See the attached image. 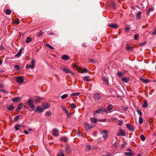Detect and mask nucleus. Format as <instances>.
<instances>
[{
  "mask_svg": "<svg viewBox=\"0 0 156 156\" xmlns=\"http://www.w3.org/2000/svg\"><path fill=\"white\" fill-rule=\"evenodd\" d=\"M136 36H137V34H136L134 35V38L135 39V40H137V38L136 37Z\"/></svg>",
  "mask_w": 156,
  "mask_h": 156,
  "instance_id": "338daca9",
  "label": "nucleus"
},
{
  "mask_svg": "<svg viewBox=\"0 0 156 156\" xmlns=\"http://www.w3.org/2000/svg\"><path fill=\"white\" fill-rule=\"evenodd\" d=\"M94 98L95 99H99L100 98L101 96L100 94L98 93H96L94 94Z\"/></svg>",
  "mask_w": 156,
  "mask_h": 156,
  "instance_id": "2eb2a0df",
  "label": "nucleus"
},
{
  "mask_svg": "<svg viewBox=\"0 0 156 156\" xmlns=\"http://www.w3.org/2000/svg\"><path fill=\"white\" fill-rule=\"evenodd\" d=\"M24 132L25 134H28L29 133V132L27 130H24Z\"/></svg>",
  "mask_w": 156,
  "mask_h": 156,
  "instance_id": "bf43d9fd",
  "label": "nucleus"
},
{
  "mask_svg": "<svg viewBox=\"0 0 156 156\" xmlns=\"http://www.w3.org/2000/svg\"><path fill=\"white\" fill-rule=\"evenodd\" d=\"M85 125L86 129L87 130H89L93 127L92 125H90L87 122L85 123Z\"/></svg>",
  "mask_w": 156,
  "mask_h": 156,
  "instance_id": "6e6552de",
  "label": "nucleus"
},
{
  "mask_svg": "<svg viewBox=\"0 0 156 156\" xmlns=\"http://www.w3.org/2000/svg\"><path fill=\"white\" fill-rule=\"evenodd\" d=\"M137 113L139 115H140V116L142 115V112H141L140 111L138 110H137Z\"/></svg>",
  "mask_w": 156,
  "mask_h": 156,
  "instance_id": "4d7b16f0",
  "label": "nucleus"
},
{
  "mask_svg": "<svg viewBox=\"0 0 156 156\" xmlns=\"http://www.w3.org/2000/svg\"><path fill=\"white\" fill-rule=\"evenodd\" d=\"M26 67L28 69H30V68L33 69L34 68V66L33 65H31L30 64H27L26 66Z\"/></svg>",
  "mask_w": 156,
  "mask_h": 156,
  "instance_id": "c756f323",
  "label": "nucleus"
},
{
  "mask_svg": "<svg viewBox=\"0 0 156 156\" xmlns=\"http://www.w3.org/2000/svg\"><path fill=\"white\" fill-rule=\"evenodd\" d=\"M71 107L72 108H74L76 107V105L72 103L71 104Z\"/></svg>",
  "mask_w": 156,
  "mask_h": 156,
  "instance_id": "3c124183",
  "label": "nucleus"
},
{
  "mask_svg": "<svg viewBox=\"0 0 156 156\" xmlns=\"http://www.w3.org/2000/svg\"><path fill=\"white\" fill-rule=\"evenodd\" d=\"M45 115L49 116H51V113L50 112L48 111L46 112Z\"/></svg>",
  "mask_w": 156,
  "mask_h": 156,
  "instance_id": "a18cd8bd",
  "label": "nucleus"
},
{
  "mask_svg": "<svg viewBox=\"0 0 156 156\" xmlns=\"http://www.w3.org/2000/svg\"><path fill=\"white\" fill-rule=\"evenodd\" d=\"M101 110L100 109H98L97 110V111H95V112H94V114H98V113H100L101 112Z\"/></svg>",
  "mask_w": 156,
  "mask_h": 156,
  "instance_id": "8fccbe9b",
  "label": "nucleus"
},
{
  "mask_svg": "<svg viewBox=\"0 0 156 156\" xmlns=\"http://www.w3.org/2000/svg\"><path fill=\"white\" fill-rule=\"evenodd\" d=\"M113 108V106L111 104L108 105L107 108V110H105L104 112L106 113H109L111 112L112 111L111 110Z\"/></svg>",
  "mask_w": 156,
  "mask_h": 156,
  "instance_id": "7ed1b4c3",
  "label": "nucleus"
},
{
  "mask_svg": "<svg viewBox=\"0 0 156 156\" xmlns=\"http://www.w3.org/2000/svg\"><path fill=\"white\" fill-rule=\"evenodd\" d=\"M117 75H118V76L121 77L122 76L123 73L121 72L118 71Z\"/></svg>",
  "mask_w": 156,
  "mask_h": 156,
  "instance_id": "58836bf2",
  "label": "nucleus"
},
{
  "mask_svg": "<svg viewBox=\"0 0 156 156\" xmlns=\"http://www.w3.org/2000/svg\"><path fill=\"white\" fill-rule=\"evenodd\" d=\"M14 67L18 70H19L20 69L19 66L18 65L15 66Z\"/></svg>",
  "mask_w": 156,
  "mask_h": 156,
  "instance_id": "6e6d98bb",
  "label": "nucleus"
},
{
  "mask_svg": "<svg viewBox=\"0 0 156 156\" xmlns=\"http://www.w3.org/2000/svg\"><path fill=\"white\" fill-rule=\"evenodd\" d=\"M125 134V131L121 129H120L119 131L117 132L116 135L117 136H124Z\"/></svg>",
  "mask_w": 156,
  "mask_h": 156,
  "instance_id": "f03ea898",
  "label": "nucleus"
},
{
  "mask_svg": "<svg viewBox=\"0 0 156 156\" xmlns=\"http://www.w3.org/2000/svg\"><path fill=\"white\" fill-rule=\"evenodd\" d=\"M108 131L106 130H101V133L103 134H104L106 133H108Z\"/></svg>",
  "mask_w": 156,
  "mask_h": 156,
  "instance_id": "c03bdc74",
  "label": "nucleus"
},
{
  "mask_svg": "<svg viewBox=\"0 0 156 156\" xmlns=\"http://www.w3.org/2000/svg\"><path fill=\"white\" fill-rule=\"evenodd\" d=\"M31 41V39L30 37H27L26 40V42L27 43H28L30 42Z\"/></svg>",
  "mask_w": 156,
  "mask_h": 156,
  "instance_id": "c85d7f7f",
  "label": "nucleus"
},
{
  "mask_svg": "<svg viewBox=\"0 0 156 156\" xmlns=\"http://www.w3.org/2000/svg\"><path fill=\"white\" fill-rule=\"evenodd\" d=\"M11 12V11L9 9H7L6 11V14L7 15H10Z\"/></svg>",
  "mask_w": 156,
  "mask_h": 156,
  "instance_id": "4c0bfd02",
  "label": "nucleus"
},
{
  "mask_svg": "<svg viewBox=\"0 0 156 156\" xmlns=\"http://www.w3.org/2000/svg\"><path fill=\"white\" fill-rule=\"evenodd\" d=\"M111 119L113 121H114L116 119V118L115 117H112V118H111Z\"/></svg>",
  "mask_w": 156,
  "mask_h": 156,
  "instance_id": "0e129e2a",
  "label": "nucleus"
},
{
  "mask_svg": "<svg viewBox=\"0 0 156 156\" xmlns=\"http://www.w3.org/2000/svg\"><path fill=\"white\" fill-rule=\"evenodd\" d=\"M122 81H124L125 83H127L128 81V79L126 77H122L121 78Z\"/></svg>",
  "mask_w": 156,
  "mask_h": 156,
  "instance_id": "f704fd0d",
  "label": "nucleus"
},
{
  "mask_svg": "<svg viewBox=\"0 0 156 156\" xmlns=\"http://www.w3.org/2000/svg\"><path fill=\"white\" fill-rule=\"evenodd\" d=\"M42 106L44 110L45 109L48 108L50 107V105L48 103H45L42 105Z\"/></svg>",
  "mask_w": 156,
  "mask_h": 156,
  "instance_id": "f8f14e48",
  "label": "nucleus"
},
{
  "mask_svg": "<svg viewBox=\"0 0 156 156\" xmlns=\"http://www.w3.org/2000/svg\"><path fill=\"white\" fill-rule=\"evenodd\" d=\"M23 51V49L22 48H20L19 50L18 53L15 55V56L16 57H20L21 55V54L22 52Z\"/></svg>",
  "mask_w": 156,
  "mask_h": 156,
  "instance_id": "f3484780",
  "label": "nucleus"
},
{
  "mask_svg": "<svg viewBox=\"0 0 156 156\" xmlns=\"http://www.w3.org/2000/svg\"><path fill=\"white\" fill-rule=\"evenodd\" d=\"M141 12L140 11L138 12L136 15V19L137 20H140L141 18Z\"/></svg>",
  "mask_w": 156,
  "mask_h": 156,
  "instance_id": "aec40b11",
  "label": "nucleus"
},
{
  "mask_svg": "<svg viewBox=\"0 0 156 156\" xmlns=\"http://www.w3.org/2000/svg\"><path fill=\"white\" fill-rule=\"evenodd\" d=\"M126 126L127 129L131 131H133L134 130V128L133 126H131L129 123H127L126 125Z\"/></svg>",
  "mask_w": 156,
  "mask_h": 156,
  "instance_id": "9b49d317",
  "label": "nucleus"
},
{
  "mask_svg": "<svg viewBox=\"0 0 156 156\" xmlns=\"http://www.w3.org/2000/svg\"><path fill=\"white\" fill-rule=\"evenodd\" d=\"M7 108L10 111H12L14 108L13 106L12 105L7 106Z\"/></svg>",
  "mask_w": 156,
  "mask_h": 156,
  "instance_id": "4be33fe9",
  "label": "nucleus"
},
{
  "mask_svg": "<svg viewBox=\"0 0 156 156\" xmlns=\"http://www.w3.org/2000/svg\"><path fill=\"white\" fill-rule=\"evenodd\" d=\"M37 34L38 36H39L43 34V32L42 31H40L38 33H37Z\"/></svg>",
  "mask_w": 156,
  "mask_h": 156,
  "instance_id": "37998d69",
  "label": "nucleus"
},
{
  "mask_svg": "<svg viewBox=\"0 0 156 156\" xmlns=\"http://www.w3.org/2000/svg\"><path fill=\"white\" fill-rule=\"evenodd\" d=\"M143 122V119L140 116L139 117V123L140 124H141Z\"/></svg>",
  "mask_w": 156,
  "mask_h": 156,
  "instance_id": "e433bc0d",
  "label": "nucleus"
},
{
  "mask_svg": "<svg viewBox=\"0 0 156 156\" xmlns=\"http://www.w3.org/2000/svg\"><path fill=\"white\" fill-rule=\"evenodd\" d=\"M108 26L110 27L111 28H117L118 27V25L117 24L115 23H111L109 24Z\"/></svg>",
  "mask_w": 156,
  "mask_h": 156,
  "instance_id": "9d476101",
  "label": "nucleus"
},
{
  "mask_svg": "<svg viewBox=\"0 0 156 156\" xmlns=\"http://www.w3.org/2000/svg\"><path fill=\"white\" fill-rule=\"evenodd\" d=\"M61 70L64 72L66 73H71L72 72L69 70L66 67H64L61 68Z\"/></svg>",
  "mask_w": 156,
  "mask_h": 156,
  "instance_id": "1a4fd4ad",
  "label": "nucleus"
},
{
  "mask_svg": "<svg viewBox=\"0 0 156 156\" xmlns=\"http://www.w3.org/2000/svg\"><path fill=\"white\" fill-rule=\"evenodd\" d=\"M46 45L47 46L49 47V48H51V49H54V48L52 46H51L49 44H46Z\"/></svg>",
  "mask_w": 156,
  "mask_h": 156,
  "instance_id": "49530a36",
  "label": "nucleus"
},
{
  "mask_svg": "<svg viewBox=\"0 0 156 156\" xmlns=\"http://www.w3.org/2000/svg\"><path fill=\"white\" fill-rule=\"evenodd\" d=\"M62 109L64 112H65L66 114H68V111L66 109V108L64 106H63L62 107Z\"/></svg>",
  "mask_w": 156,
  "mask_h": 156,
  "instance_id": "7c9ffc66",
  "label": "nucleus"
},
{
  "mask_svg": "<svg viewBox=\"0 0 156 156\" xmlns=\"http://www.w3.org/2000/svg\"><path fill=\"white\" fill-rule=\"evenodd\" d=\"M144 104L142 105V107L143 108H146L148 105L147 101L146 100H144Z\"/></svg>",
  "mask_w": 156,
  "mask_h": 156,
  "instance_id": "a211bd4d",
  "label": "nucleus"
},
{
  "mask_svg": "<svg viewBox=\"0 0 156 156\" xmlns=\"http://www.w3.org/2000/svg\"><path fill=\"white\" fill-rule=\"evenodd\" d=\"M78 71L80 73H87L88 72V70L86 69H82V68L80 67L78 69Z\"/></svg>",
  "mask_w": 156,
  "mask_h": 156,
  "instance_id": "39448f33",
  "label": "nucleus"
},
{
  "mask_svg": "<svg viewBox=\"0 0 156 156\" xmlns=\"http://www.w3.org/2000/svg\"><path fill=\"white\" fill-rule=\"evenodd\" d=\"M59 134L58 130L56 129H54L53 130L52 134L54 136L57 137Z\"/></svg>",
  "mask_w": 156,
  "mask_h": 156,
  "instance_id": "20e7f679",
  "label": "nucleus"
},
{
  "mask_svg": "<svg viewBox=\"0 0 156 156\" xmlns=\"http://www.w3.org/2000/svg\"><path fill=\"white\" fill-rule=\"evenodd\" d=\"M124 154L125 155L127 156H132V151L125 152Z\"/></svg>",
  "mask_w": 156,
  "mask_h": 156,
  "instance_id": "bb28decb",
  "label": "nucleus"
},
{
  "mask_svg": "<svg viewBox=\"0 0 156 156\" xmlns=\"http://www.w3.org/2000/svg\"><path fill=\"white\" fill-rule=\"evenodd\" d=\"M28 103L29 105H30V107L32 108H34V105L33 101L30 99H28Z\"/></svg>",
  "mask_w": 156,
  "mask_h": 156,
  "instance_id": "423d86ee",
  "label": "nucleus"
},
{
  "mask_svg": "<svg viewBox=\"0 0 156 156\" xmlns=\"http://www.w3.org/2000/svg\"><path fill=\"white\" fill-rule=\"evenodd\" d=\"M80 94V93H72L70 94V97L72 96H78Z\"/></svg>",
  "mask_w": 156,
  "mask_h": 156,
  "instance_id": "2f4dec72",
  "label": "nucleus"
},
{
  "mask_svg": "<svg viewBox=\"0 0 156 156\" xmlns=\"http://www.w3.org/2000/svg\"><path fill=\"white\" fill-rule=\"evenodd\" d=\"M86 147H87L89 150H90L91 147L90 145H88L87 146H86Z\"/></svg>",
  "mask_w": 156,
  "mask_h": 156,
  "instance_id": "69168bd1",
  "label": "nucleus"
},
{
  "mask_svg": "<svg viewBox=\"0 0 156 156\" xmlns=\"http://www.w3.org/2000/svg\"><path fill=\"white\" fill-rule=\"evenodd\" d=\"M90 121L92 122L96 123L97 122V119H94L92 117L90 118Z\"/></svg>",
  "mask_w": 156,
  "mask_h": 156,
  "instance_id": "cd10ccee",
  "label": "nucleus"
},
{
  "mask_svg": "<svg viewBox=\"0 0 156 156\" xmlns=\"http://www.w3.org/2000/svg\"><path fill=\"white\" fill-rule=\"evenodd\" d=\"M22 105L21 103L20 104L18 105L17 108L16 109L17 111H19L20 110L22 107Z\"/></svg>",
  "mask_w": 156,
  "mask_h": 156,
  "instance_id": "a878e982",
  "label": "nucleus"
},
{
  "mask_svg": "<svg viewBox=\"0 0 156 156\" xmlns=\"http://www.w3.org/2000/svg\"><path fill=\"white\" fill-rule=\"evenodd\" d=\"M130 28L129 27H126L125 28V30L126 31L129 32V30Z\"/></svg>",
  "mask_w": 156,
  "mask_h": 156,
  "instance_id": "603ef678",
  "label": "nucleus"
},
{
  "mask_svg": "<svg viewBox=\"0 0 156 156\" xmlns=\"http://www.w3.org/2000/svg\"><path fill=\"white\" fill-rule=\"evenodd\" d=\"M126 143H125L123 144H122V146H121V148L122 149H123V148H124L126 146Z\"/></svg>",
  "mask_w": 156,
  "mask_h": 156,
  "instance_id": "5fc2aeb1",
  "label": "nucleus"
},
{
  "mask_svg": "<svg viewBox=\"0 0 156 156\" xmlns=\"http://www.w3.org/2000/svg\"><path fill=\"white\" fill-rule=\"evenodd\" d=\"M89 61V62H90L93 63L94 62V60L92 59H90Z\"/></svg>",
  "mask_w": 156,
  "mask_h": 156,
  "instance_id": "052dcab7",
  "label": "nucleus"
},
{
  "mask_svg": "<svg viewBox=\"0 0 156 156\" xmlns=\"http://www.w3.org/2000/svg\"><path fill=\"white\" fill-rule=\"evenodd\" d=\"M152 34L156 35V29L152 33Z\"/></svg>",
  "mask_w": 156,
  "mask_h": 156,
  "instance_id": "680f3d73",
  "label": "nucleus"
},
{
  "mask_svg": "<svg viewBox=\"0 0 156 156\" xmlns=\"http://www.w3.org/2000/svg\"><path fill=\"white\" fill-rule=\"evenodd\" d=\"M16 24H18L19 23L20 21L18 19H16V20L14 22Z\"/></svg>",
  "mask_w": 156,
  "mask_h": 156,
  "instance_id": "09e8293b",
  "label": "nucleus"
},
{
  "mask_svg": "<svg viewBox=\"0 0 156 156\" xmlns=\"http://www.w3.org/2000/svg\"><path fill=\"white\" fill-rule=\"evenodd\" d=\"M140 79L144 83H146L150 82V81L148 79H144L141 78Z\"/></svg>",
  "mask_w": 156,
  "mask_h": 156,
  "instance_id": "b1692460",
  "label": "nucleus"
},
{
  "mask_svg": "<svg viewBox=\"0 0 156 156\" xmlns=\"http://www.w3.org/2000/svg\"><path fill=\"white\" fill-rule=\"evenodd\" d=\"M126 49L127 51H129L132 50V48L129 45L127 44L126 46Z\"/></svg>",
  "mask_w": 156,
  "mask_h": 156,
  "instance_id": "473e14b6",
  "label": "nucleus"
},
{
  "mask_svg": "<svg viewBox=\"0 0 156 156\" xmlns=\"http://www.w3.org/2000/svg\"><path fill=\"white\" fill-rule=\"evenodd\" d=\"M20 98L19 97H16L13 98L12 101L14 102H17L19 100Z\"/></svg>",
  "mask_w": 156,
  "mask_h": 156,
  "instance_id": "393cba45",
  "label": "nucleus"
},
{
  "mask_svg": "<svg viewBox=\"0 0 156 156\" xmlns=\"http://www.w3.org/2000/svg\"><path fill=\"white\" fill-rule=\"evenodd\" d=\"M4 49V48L2 44L0 47V50H1Z\"/></svg>",
  "mask_w": 156,
  "mask_h": 156,
  "instance_id": "13d9d810",
  "label": "nucleus"
},
{
  "mask_svg": "<svg viewBox=\"0 0 156 156\" xmlns=\"http://www.w3.org/2000/svg\"><path fill=\"white\" fill-rule=\"evenodd\" d=\"M65 151L66 154L69 155L72 153L71 149L69 144H66V146Z\"/></svg>",
  "mask_w": 156,
  "mask_h": 156,
  "instance_id": "f257e3e1",
  "label": "nucleus"
},
{
  "mask_svg": "<svg viewBox=\"0 0 156 156\" xmlns=\"http://www.w3.org/2000/svg\"><path fill=\"white\" fill-rule=\"evenodd\" d=\"M89 79V77L88 76H86L84 77L83 79L85 81H87Z\"/></svg>",
  "mask_w": 156,
  "mask_h": 156,
  "instance_id": "864d4df0",
  "label": "nucleus"
},
{
  "mask_svg": "<svg viewBox=\"0 0 156 156\" xmlns=\"http://www.w3.org/2000/svg\"><path fill=\"white\" fill-rule=\"evenodd\" d=\"M60 140L63 141L65 142H66L67 141V138L65 136H63L60 138Z\"/></svg>",
  "mask_w": 156,
  "mask_h": 156,
  "instance_id": "6ab92c4d",
  "label": "nucleus"
},
{
  "mask_svg": "<svg viewBox=\"0 0 156 156\" xmlns=\"http://www.w3.org/2000/svg\"><path fill=\"white\" fill-rule=\"evenodd\" d=\"M153 10H154V9L153 8L150 9H149V13L150 12L153 11Z\"/></svg>",
  "mask_w": 156,
  "mask_h": 156,
  "instance_id": "e2e57ef3",
  "label": "nucleus"
},
{
  "mask_svg": "<svg viewBox=\"0 0 156 156\" xmlns=\"http://www.w3.org/2000/svg\"><path fill=\"white\" fill-rule=\"evenodd\" d=\"M16 81L19 83H21L23 82L24 79L22 76L17 77Z\"/></svg>",
  "mask_w": 156,
  "mask_h": 156,
  "instance_id": "0eeeda50",
  "label": "nucleus"
},
{
  "mask_svg": "<svg viewBox=\"0 0 156 156\" xmlns=\"http://www.w3.org/2000/svg\"><path fill=\"white\" fill-rule=\"evenodd\" d=\"M69 58V57L66 55H63L62 56V58L65 60H67Z\"/></svg>",
  "mask_w": 156,
  "mask_h": 156,
  "instance_id": "4468645a",
  "label": "nucleus"
},
{
  "mask_svg": "<svg viewBox=\"0 0 156 156\" xmlns=\"http://www.w3.org/2000/svg\"><path fill=\"white\" fill-rule=\"evenodd\" d=\"M102 79L103 81L105 82L108 85L109 84V83L108 80L105 77L102 76Z\"/></svg>",
  "mask_w": 156,
  "mask_h": 156,
  "instance_id": "412c9836",
  "label": "nucleus"
},
{
  "mask_svg": "<svg viewBox=\"0 0 156 156\" xmlns=\"http://www.w3.org/2000/svg\"><path fill=\"white\" fill-rule=\"evenodd\" d=\"M57 156H65L62 150L60 151L59 153L57 154Z\"/></svg>",
  "mask_w": 156,
  "mask_h": 156,
  "instance_id": "5701e85b",
  "label": "nucleus"
},
{
  "mask_svg": "<svg viewBox=\"0 0 156 156\" xmlns=\"http://www.w3.org/2000/svg\"><path fill=\"white\" fill-rule=\"evenodd\" d=\"M108 136L107 133H106L103 135V137L104 139H105L107 138Z\"/></svg>",
  "mask_w": 156,
  "mask_h": 156,
  "instance_id": "a19ab883",
  "label": "nucleus"
},
{
  "mask_svg": "<svg viewBox=\"0 0 156 156\" xmlns=\"http://www.w3.org/2000/svg\"><path fill=\"white\" fill-rule=\"evenodd\" d=\"M67 115V116L68 117H70L71 116H70V115H71V114H69V111L68 112V114H66Z\"/></svg>",
  "mask_w": 156,
  "mask_h": 156,
  "instance_id": "774afa93",
  "label": "nucleus"
},
{
  "mask_svg": "<svg viewBox=\"0 0 156 156\" xmlns=\"http://www.w3.org/2000/svg\"><path fill=\"white\" fill-rule=\"evenodd\" d=\"M141 139L143 141H144L145 140V137L143 134H141L140 135Z\"/></svg>",
  "mask_w": 156,
  "mask_h": 156,
  "instance_id": "c9c22d12",
  "label": "nucleus"
},
{
  "mask_svg": "<svg viewBox=\"0 0 156 156\" xmlns=\"http://www.w3.org/2000/svg\"><path fill=\"white\" fill-rule=\"evenodd\" d=\"M44 110L43 108H42L39 106H38L37 107V109L35 111V112L36 113L37 111H38L40 112H43Z\"/></svg>",
  "mask_w": 156,
  "mask_h": 156,
  "instance_id": "ddd939ff",
  "label": "nucleus"
},
{
  "mask_svg": "<svg viewBox=\"0 0 156 156\" xmlns=\"http://www.w3.org/2000/svg\"><path fill=\"white\" fill-rule=\"evenodd\" d=\"M41 100V98L39 97H36L34 99V101L35 102L38 103L40 102Z\"/></svg>",
  "mask_w": 156,
  "mask_h": 156,
  "instance_id": "dca6fc26",
  "label": "nucleus"
},
{
  "mask_svg": "<svg viewBox=\"0 0 156 156\" xmlns=\"http://www.w3.org/2000/svg\"><path fill=\"white\" fill-rule=\"evenodd\" d=\"M20 116L21 115H18L15 117L14 119L15 121L16 122L20 118Z\"/></svg>",
  "mask_w": 156,
  "mask_h": 156,
  "instance_id": "72a5a7b5",
  "label": "nucleus"
},
{
  "mask_svg": "<svg viewBox=\"0 0 156 156\" xmlns=\"http://www.w3.org/2000/svg\"><path fill=\"white\" fill-rule=\"evenodd\" d=\"M20 125H16L15 127V129L16 130H18L20 129Z\"/></svg>",
  "mask_w": 156,
  "mask_h": 156,
  "instance_id": "79ce46f5",
  "label": "nucleus"
},
{
  "mask_svg": "<svg viewBox=\"0 0 156 156\" xmlns=\"http://www.w3.org/2000/svg\"><path fill=\"white\" fill-rule=\"evenodd\" d=\"M119 123L118 125L119 126H121L123 123V120H119Z\"/></svg>",
  "mask_w": 156,
  "mask_h": 156,
  "instance_id": "de8ad7c7",
  "label": "nucleus"
},
{
  "mask_svg": "<svg viewBox=\"0 0 156 156\" xmlns=\"http://www.w3.org/2000/svg\"><path fill=\"white\" fill-rule=\"evenodd\" d=\"M68 97L67 94H64L61 96V98L62 99H64Z\"/></svg>",
  "mask_w": 156,
  "mask_h": 156,
  "instance_id": "ea45409f",
  "label": "nucleus"
}]
</instances>
